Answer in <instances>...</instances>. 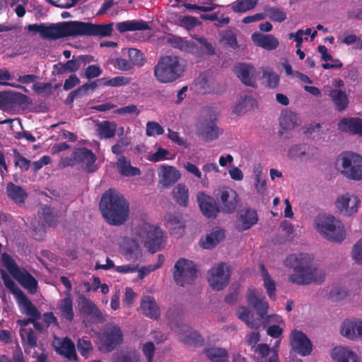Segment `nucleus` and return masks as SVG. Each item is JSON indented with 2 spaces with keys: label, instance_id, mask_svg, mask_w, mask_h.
I'll return each mask as SVG.
<instances>
[{
  "label": "nucleus",
  "instance_id": "f257e3e1",
  "mask_svg": "<svg viewBox=\"0 0 362 362\" xmlns=\"http://www.w3.org/2000/svg\"><path fill=\"white\" fill-rule=\"evenodd\" d=\"M139 242L144 243L149 251L155 252L164 244L163 231L159 227L144 221L136 229L134 237L122 238L119 250L127 260H137L141 257Z\"/></svg>",
  "mask_w": 362,
  "mask_h": 362
},
{
  "label": "nucleus",
  "instance_id": "f03ea898",
  "mask_svg": "<svg viewBox=\"0 0 362 362\" xmlns=\"http://www.w3.org/2000/svg\"><path fill=\"white\" fill-rule=\"evenodd\" d=\"M284 264L293 269V272L288 275V279L293 284L305 286L313 283L321 284L325 279V270L317 266L313 255H290L284 260Z\"/></svg>",
  "mask_w": 362,
  "mask_h": 362
},
{
  "label": "nucleus",
  "instance_id": "7ed1b4c3",
  "mask_svg": "<svg viewBox=\"0 0 362 362\" xmlns=\"http://www.w3.org/2000/svg\"><path fill=\"white\" fill-rule=\"evenodd\" d=\"M113 30V23L93 24L70 21L59 24L45 25L43 38L55 40L69 36H110Z\"/></svg>",
  "mask_w": 362,
  "mask_h": 362
},
{
  "label": "nucleus",
  "instance_id": "20e7f679",
  "mask_svg": "<svg viewBox=\"0 0 362 362\" xmlns=\"http://www.w3.org/2000/svg\"><path fill=\"white\" fill-rule=\"evenodd\" d=\"M100 209L105 220L112 225L122 224L129 214V205L123 196L110 189L102 196Z\"/></svg>",
  "mask_w": 362,
  "mask_h": 362
},
{
  "label": "nucleus",
  "instance_id": "39448f33",
  "mask_svg": "<svg viewBox=\"0 0 362 362\" xmlns=\"http://www.w3.org/2000/svg\"><path fill=\"white\" fill-rule=\"evenodd\" d=\"M314 226L320 235L331 241L340 243L345 239L344 224L333 216L318 215L315 218Z\"/></svg>",
  "mask_w": 362,
  "mask_h": 362
},
{
  "label": "nucleus",
  "instance_id": "423d86ee",
  "mask_svg": "<svg viewBox=\"0 0 362 362\" xmlns=\"http://www.w3.org/2000/svg\"><path fill=\"white\" fill-rule=\"evenodd\" d=\"M184 66L176 56H165L162 57L154 67V76L160 83L173 82L184 73Z\"/></svg>",
  "mask_w": 362,
  "mask_h": 362
},
{
  "label": "nucleus",
  "instance_id": "0eeeda50",
  "mask_svg": "<svg viewBox=\"0 0 362 362\" xmlns=\"http://www.w3.org/2000/svg\"><path fill=\"white\" fill-rule=\"evenodd\" d=\"M336 167L345 177L362 180V156L352 151L343 152L337 158Z\"/></svg>",
  "mask_w": 362,
  "mask_h": 362
},
{
  "label": "nucleus",
  "instance_id": "6e6552de",
  "mask_svg": "<svg viewBox=\"0 0 362 362\" xmlns=\"http://www.w3.org/2000/svg\"><path fill=\"white\" fill-rule=\"evenodd\" d=\"M1 274L4 280V285L14 295L21 311L33 319L39 318L40 314L35 306L18 287L11 278L3 271H1Z\"/></svg>",
  "mask_w": 362,
  "mask_h": 362
},
{
  "label": "nucleus",
  "instance_id": "1a4fd4ad",
  "mask_svg": "<svg viewBox=\"0 0 362 362\" xmlns=\"http://www.w3.org/2000/svg\"><path fill=\"white\" fill-rule=\"evenodd\" d=\"M95 160L96 156L90 150L81 148L74 151L71 158H62L61 163L63 166L80 165L88 172H94L98 168Z\"/></svg>",
  "mask_w": 362,
  "mask_h": 362
},
{
  "label": "nucleus",
  "instance_id": "9d476101",
  "mask_svg": "<svg viewBox=\"0 0 362 362\" xmlns=\"http://www.w3.org/2000/svg\"><path fill=\"white\" fill-rule=\"evenodd\" d=\"M123 341L120 327L115 324L106 326L104 332L100 337L99 349L103 352L111 351Z\"/></svg>",
  "mask_w": 362,
  "mask_h": 362
},
{
  "label": "nucleus",
  "instance_id": "9b49d317",
  "mask_svg": "<svg viewBox=\"0 0 362 362\" xmlns=\"http://www.w3.org/2000/svg\"><path fill=\"white\" fill-rule=\"evenodd\" d=\"M174 279L180 286L190 284L196 277V268L192 261L180 259L174 267Z\"/></svg>",
  "mask_w": 362,
  "mask_h": 362
},
{
  "label": "nucleus",
  "instance_id": "f8f14e48",
  "mask_svg": "<svg viewBox=\"0 0 362 362\" xmlns=\"http://www.w3.org/2000/svg\"><path fill=\"white\" fill-rule=\"evenodd\" d=\"M361 203V199L357 194L347 192L339 195L337 198L335 206L342 215L351 216L358 211Z\"/></svg>",
  "mask_w": 362,
  "mask_h": 362
},
{
  "label": "nucleus",
  "instance_id": "ddd939ff",
  "mask_svg": "<svg viewBox=\"0 0 362 362\" xmlns=\"http://www.w3.org/2000/svg\"><path fill=\"white\" fill-rule=\"evenodd\" d=\"M230 273L229 267L223 263L214 266L209 272L208 281L214 290H222L228 284Z\"/></svg>",
  "mask_w": 362,
  "mask_h": 362
},
{
  "label": "nucleus",
  "instance_id": "4468645a",
  "mask_svg": "<svg viewBox=\"0 0 362 362\" xmlns=\"http://www.w3.org/2000/svg\"><path fill=\"white\" fill-rule=\"evenodd\" d=\"M291 349L302 356L311 354L313 345L308 337L301 331L294 329L290 334Z\"/></svg>",
  "mask_w": 362,
  "mask_h": 362
},
{
  "label": "nucleus",
  "instance_id": "2eb2a0df",
  "mask_svg": "<svg viewBox=\"0 0 362 362\" xmlns=\"http://www.w3.org/2000/svg\"><path fill=\"white\" fill-rule=\"evenodd\" d=\"M339 331L342 337L351 341L362 340V320L358 318L346 319L341 322Z\"/></svg>",
  "mask_w": 362,
  "mask_h": 362
},
{
  "label": "nucleus",
  "instance_id": "dca6fc26",
  "mask_svg": "<svg viewBox=\"0 0 362 362\" xmlns=\"http://www.w3.org/2000/svg\"><path fill=\"white\" fill-rule=\"evenodd\" d=\"M28 97L17 92H0V109L11 111L27 103Z\"/></svg>",
  "mask_w": 362,
  "mask_h": 362
},
{
  "label": "nucleus",
  "instance_id": "f3484780",
  "mask_svg": "<svg viewBox=\"0 0 362 362\" xmlns=\"http://www.w3.org/2000/svg\"><path fill=\"white\" fill-rule=\"evenodd\" d=\"M317 148L313 145L302 144L291 146L288 151V156L300 161H309L318 156Z\"/></svg>",
  "mask_w": 362,
  "mask_h": 362
},
{
  "label": "nucleus",
  "instance_id": "a211bd4d",
  "mask_svg": "<svg viewBox=\"0 0 362 362\" xmlns=\"http://www.w3.org/2000/svg\"><path fill=\"white\" fill-rule=\"evenodd\" d=\"M220 209L224 213L233 212L238 204V196L236 192L230 188H223L220 190L218 194Z\"/></svg>",
  "mask_w": 362,
  "mask_h": 362
},
{
  "label": "nucleus",
  "instance_id": "6ab92c4d",
  "mask_svg": "<svg viewBox=\"0 0 362 362\" xmlns=\"http://www.w3.org/2000/svg\"><path fill=\"white\" fill-rule=\"evenodd\" d=\"M197 199L200 210L204 216L209 218H214L221 211L220 207L218 206L215 199L204 192H199Z\"/></svg>",
  "mask_w": 362,
  "mask_h": 362
},
{
  "label": "nucleus",
  "instance_id": "aec40b11",
  "mask_svg": "<svg viewBox=\"0 0 362 362\" xmlns=\"http://www.w3.org/2000/svg\"><path fill=\"white\" fill-rule=\"evenodd\" d=\"M246 299L249 305L252 306L257 312L259 317L263 320L267 318L269 305L265 298L258 296L256 289L250 288L246 293Z\"/></svg>",
  "mask_w": 362,
  "mask_h": 362
},
{
  "label": "nucleus",
  "instance_id": "412c9836",
  "mask_svg": "<svg viewBox=\"0 0 362 362\" xmlns=\"http://www.w3.org/2000/svg\"><path fill=\"white\" fill-rule=\"evenodd\" d=\"M330 356L334 362H361L360 356L347 346L334 347L332 349Z\"/></svg>",
  "mask_w": 362,
  "mask_h": 362
},
{
  "label": "nucleus",
  "instance_id": "4be33fe9",
  "mask_svg": "<svg viewBox=\"0 0 362 362\" xmlns=\"http://www.w3.org/2000/svg\"><path fill=\"white\" fill-rule=\"evenodd\" d=\"M158 176L159 183L168 187L180 180L181 174L175 167L163 165L158 169Z\"/></svg>",
  "mask_w": 362,
  "mask_h": 362
},
{
  "label": "nucleus",
  "instance_id": "5701e85b",
  "mask_svg": "<svg viewBox=\"0 0 362 362\" xmlns=\"http://www.w3.org/2000/svg\"><path fill=\"white\" fill-rule=\"evenodd\" d=\"M53 346L58 354L64 355L70 360L76 359L75 345L70 339L54 337Z\"/></svg>",
  "mask_w": 362,
  "mask_h": 362
},
{
  "label": "nucleus",
  "instance_id": "b1692460",
  "mask_svg": "<svg viewBox=\"0 0 362 362\" xmlns=\"http://www.w3.org/2000/svg\"><path fill=\"white\" fill-rule=\"evenodd\" d=\"M222 132L214 121H205L198 126L197 134L205 141L209 142L218 139Z\"/></svg>",
  "mask_w": 362,
  "mask_h": 362
},
{
  "label": "nucleus",
  "instance_id": "393cba45",
  "mask_svg": "<svg viewBox=\"0 0 362 362\" xmlns=\"http://www.w3.org/2000/svg\"><path fill=\"white\" fill-rule=\"evenodd\" d=\"M235 73L245 85L255 86L256 83V69L254 66L240 64L235 66Z\"/></svg>",
  "mask_w": 362,
  "mask_h": 362
},
{
  "label": "nucleus",
  "instance_id": "a878e982",
  "mask_svg": "<svg viewBox=\"0 0 362 362\" xmlns=\"http://www.w3.org/2000/svg\"><path fill=\"white\" fill-rule=\"evenodd\" d=\"M172 326L175 332L179 335L180 339L185 344H193L201 341L199 334L192 331L187 325L175 324Z\"/></svg>",
  "mask_w": 362,
  "mask_h": 362
},
{
  "label": "nucleus",
  "instance_id": "bb28decb",
  "mask_svg": "<svg viewBox=\"0 0 362 362\" xmlns=\"http://www.w3.org/2000/svg\"><path fill=\"white\" fill-rule=\"evenodd\" d=\"M258 221L257 211L253 209L242 211L236 221V228L240 230H246L253 226Z\"/></svg>",
  "mask_w": 362,
  "mask_h": 362
},
{
  "label": "nucleus",
  "instance_id": "cd10ccee",
  "mask_svg": "<svg viewBox=\"0 0 362 362\" xmlns=\"http://www.w3.org/2000/svg\"><path fill=\"white\" fill-rule=\"evenodd\" d=\"M341 132L362 136V119L359 117L344 118L338 124Z\"/></svg>",
  "mask_w": 362,
  "mask_h": 362
},
{
  "label": "nucleus",
  "instance_id": "c85d7f7f",
  "mask_svg": "<svg viewBox=\"0 0 362 362\" xmlns=\"http://www.w3.org/2000/svg\"><path fill=\"white\" fill-rule=\"evenodd\" d=\"M252 40L256 45L267 50L275 49L279 45L278 39L272 35L255 33L252 35Z\"/></svg>",
  "mask_w": 362,
  "mask_h": 362
},
{
  "label": "nucleus",
  "instance_id": "c756f323",
  "mask_svg": "<svg viewBox=\"0 0 362 362\" xmlns=\"http://www.w3.org/2000/svg\"><path fill=\"white\" fill-rule=\"evenodd\" d=\"M118 173L124 177H133L140 175L141 172L139 168L131 165V162L124 156H120L116 163Z\"/></svg>",
  "mask_w": 362,
  "mask_h": 362
},
{
  "label": "nucleus",
  "instance_id": "7c9ffc66",
  "mask_svg": "<svg viewBox=\"0 0 362 362\" xmlns=\"http://www.w3.org/2000/svg\"><path fill=\"white\" fill-rule=\"evenodd\" d=\"M164 221L167 226L173 231L174 234L179 236L183 233L184 223L181 215L177 212H169L164 216Z\"/></svg>",
  "mask_w": 362,
  "mask_h": 362
},
{
  "label": "nucleus",
  "instance_id": "2f4dec72",
  "mask_svg": "<svg viewBox=\"0 0 362 362\" xmlns=\"http://www.w3.org/2000/svg\"><path fill=\"white\" fill-rule=\"evenodd\" d=\"M225 238L224 230L215 229L200 240V245L204 249H212Z\"/></svg>",
  "mask_w": 362,
  "mask_h": 362
},
{
  "label": "nucleus",
  "instance_id": "473e14b6",
  "mask_svg": "<svg viewBox=\"0 0 362 362\" xmlns=\"http://www.w3.org/2000/svg\"><path fill=\"white\" fill-rule=\"evenodd\" d=\"M257 354L258 362H278L279 357L276 351L272 352L268 345L264 344H258L253 350Z\"/></svg>",
  "mask_w": 362,
  "mask_h": 362
},
{
  "label": "nucleus",
  "instance_id": "72a5a7b5",
  "mask_svg": "<svg viewBox=\"0 0 362 362\" xmlns=\"http://www.w3.org/2000/svg\"><path fill=\"white\" fill-rule=\"evenodd\" d=\"M13 277L30 293H35L36 292L37 282L35 278L27 272L20 269Z\"/></svg>",
  "mask_w": 362,
  "mask_h": 362
},
{
  "label": "nucleus",
  "instance_id": "f704fd0d",
  "mask_svg": "<svg viewBox=\"0 0 362 362\" xmlns=\"http://www.w3.org/2000/svg\"><path fill=\"white\" fill-rule=\"evenodd\" d=\"M141 310L143 314L150 318L156 319L159 316V310L153 298L144 296L141 301Z\"/></svg>",
  "mask_w": 362,
  "mask_h": 362
},
{
  "label": "nucleus",
  "instance_id": "c9c22d12",
  "mask_svg": "<svg viewBox=\"0 0 362 362\" xmlns=\"http://www.w3.org/2000/svg\"><path fill=\"white\" fill-rule=\"evenodd\" d=\"M116 28L120 33L148 29V23L142 20H132L120 22L116 24Z\"/></svg>",
  "mask_w": 362,
  "mask_h": 362
},
{
  "label": "nucleus",
  "instance_id": "e433bc0d",
  "mask_svg": "<svg viewBox=\"0 0 362 362\" xmlns=\"http://www.w3.org/2000/svg\"><path fill=\"white\" fill-rule=\"evenodd\" d=\"M256 104L255 99L250 95H241L233 106V112L243 114L251 110Z\"/></svg>",
  "mask_w": 362,
  "mask_h": 362
},
{
  "label": "nucleus",
  "instance_id": "4c0bfd02",
  "mask_svg": "<svg viewBox=\"0 0 362 362\" xmlns=\"http://www.w3.org/2000/svg\"><path fill=\"white\" fill-rule=\"evenodd\" d=\"M83 312L90 317L93 322L101 321L103 314L96 305L89 299L84 298L82 301Z\"/></svg>",
  "mask_w": 362,
  "mask_h": 362
},
{
  "label": "nucleus",
  "instance_id": "58836bf2",
  "mask_svg": "<svg viewBox=\"0 0 362 362\" xmlns=\"http://www.w3.org/2000/svg\"><path fill=\"white\" fill-rule=\"evenodd\" d=\"M174 200L182 206H187L189 200V189L184 184L177 185L172 191Z\"/></svg>",
  "mask_w": 362,
  "mask_h": 362
},
{
  "label": "nucleus",
  "instance_id": "ea45409f",
  "mask_svg": "<svg viewBox=\"0 0 362 362\" xmlns=\"http://www.w3.org/2000/svg\"><path fill=\"white\" fill-rule=\"evenodd\" d=\"M298 121V115L288 110H285L281 112L279 123L283 129L291 130L295 128Z\"/></svg>",
  "mask_w": 362,
  "mask_h": 362
},
{
  "label": "nucleus",
  "instance_id": "a19ab883",
  "mask_svg": "<svg viewBox=\"0 0 362 362\" xmlns=\"http://www.w3.org/2000/svg\"><path fill=\"white\" fill-rule=\"evenodd\" d=\"M60 316L68 321H72L74 313L73 310V303L71 296L68 294L64 298L58 305Z\"/></svg>",
  "mask_w": 362,
  "mask_h": 362
},
{
  "label": "nucleus",
  "instance_id": "79ce46f5",
  "mask_svg": "<svg viewBox=\"0 0 362 362\" xmlns=\"http://www.w3.org/2000/svg\"><path fill=\"white\" fill-rule=\"evenodd\" d=\"M261 271V276L264 282V287L267 291V295L272 300L276 298V282L272 279L269 272L266 270L264 265L259 266Z\"/></svg>",
  "mask_w": 362,
  "mask_h": 362
},
{
  "label": "nucleus",
  "instance_id": "37998d69",
  "mask_svg": "<svg viewBox=\"0 0 362 362\" xmlns=\"http://www.w3.org/2000/svg\"><path fill=\"white\" fill-rule=\"evenodd\" d=\"M317 49L321 54L322 59L325 62L322 65L323 69H329L342 66V63L339 59H333L332 55L328 53L327 48L325 46L320 45Z\"/></svg>",
  "mask_w": 362,
  "mask_h": 362
},
{
  "label": "nucleus",
  "instance_id": "c03bdc74",
  "mask_svg": "<svg viewBox=\"0 0 362 362\" xmlns=\"http://www.w3.org/2000/svg\"><path fill=\"white\" fill-rule=\"evenodd\" d=\"M339 111H342L348 105L349 100L346 93L339 89L331 90L329 94Z\"/></svg>",
  "mask_w": 362,
  "mask_h": 362
},
{
  "label": "nucleus",
  "instance_id": "a18cd8bd",
  "mask_svg": "<svg viewBox=\"0 0 362 362\" xmlns=\"http://www.w3.org/2000/svg\"><path fill=\"white\" fill-rule=\"evenodd\" d=\"M258 0H236L228 6L235 13H245L252 10Z\"/></svg>",
  "mask_w": 362,
  "mask_h": 362
},
{
  "label": "nucleus",
  "instance_id": "49530a36",
  "mask_svg": "<svg viewBox=\"0 0 362 362\" xmlns=\"http://www.w3.org/2000/svg\"><path fill=\"white\" fill-rule=\"evenodd\" d=\"M174 23L175 25L182 27L188 31L201 23L196 17L182 15H176Z\"/></svg>",
  "mask_w": 362,
  "mask_h": 362
},
{
  "label": "nucleus",
  "instance_id": "de8ad7c7",
  "mask_svg": "<svg viewBox=\"0 0 362 362\" xmlns=\"http://www.w3.org/2000/svg\"><path fill=\"white\" fill-rule=\"evenodd\" d=\"M97 131L101 138L110 139L115 136L117 125L115 123L103 121L98 124Z\"/></svg>",
  "mask_w": 362,
  "mask_h": 362
},
{
  "label": "nucleus",
  "instance_id": "09e8293b",
  "mask_svg": "<svg viewBox=\"0 0 362 362\" xmlns=\"http://www.w3.org/2000/svg\"><path fill=\"white\" fill-rule=\"evenodd\" d=\"M8 196L16 203H23L26 193L21 187L10 182L6 187Z\"/></svg>",
  "mask_w": 362,
  "mask_h": 362
},
{
  "label": "nucleus",
  "instance_id": "8fccbe9b",
  "mask_svg": "<svg viewBox=\"0 0 362 362\" xmlns=\"http://www.w3.org/2000/svg\"><path fill=\"white\" fill-rule=\"evenodd\" d=\"M255 180V187L259 194H264L267 192V184L265 176L260 167H256L253 170Z\"/></svg>",
  "mask_w": 362,
  "mask_h": 362
},
{
  "label": "nucleus",
  "instance_id": "3c124183",
  "mask_svg": "<svg viewBox=\"0 0 362 362\" xmlns=\"http://www.w3.org/2000/svg\"><path fill=\"white\" fill-rule=\"evenodd\" d=\"M237 315L239 319L245 322L251 328H257L260 326L261 322L252 320L253 315L246 307H240Z\"/></svg>",
  "mask_w": 362,
  "mask_h": 362
},
{
  "label": "nucleus",
  "instance_id": "603ef678",
  "mask_svg": "<svg viewBox=\"0 0 362 362\" xmlns=\"http://www.w3.org/2000/svg\"><path fill=\"white\" fill-rule=\"evenodd\" d=\"M41 218L49 226H54L57 223L58 214L54 213L52 209L47 206H42L39 211Z\"/></svg>",
  "mask_w": 362,
  "mask_h": 362
},
{
  "label": "nucleus",
  "instance_id": "864d4df0",
  "mask_svg": "<svg viewBox=\"0 0 362 362\" xmlns=\"http://www.w3.org/2000/svg\"><path fill=\"white\" fill-rule=\"evenodd\" d=\"M207 356L213 362H225L227 357V351L224 349L213 347L206 351Z\"/></svg>",
  "mask_w": 362,
  "mask_h": 362
},
{
  "label": "nucleus",
  "instance_id": "5fc2aeb1",
  "mask_svg": "<svg viewBox=\"0 0 362 362\" xmlns=\"http://www.w3.org/2000/svg\"><path fill=\"white\" fill-rule=\"evenodd\" d=\"M267 16L272 21L281 23L286 18V13L279 8L269 7L264 10Z\"/></svg>",
  "mask_w": 362,
  "mask_h": 362
},
{
  "label": "nucleus",
  "instance_id": "6e6d98bb",
  "mask_svg": "<svg viewBox=\"0 0 362 362\" xmlns=\"http://www.w3.org/2000/svg\"><path fill=\"white\" fill-rule=\"evenodd\" d=\"M262 74V78L265 80L269 87L276 88L279 85V76L272 69H263Z\"/></svg>",
  "mask_w": 362,
  "mask_h": 362
},
{
  "label": "nucleus",
  "instance_id": "4d7b16f0",
  "mask_svg": "<svg viewBox=\"0 0 362 362\" xmlns=\"http://www.w3.org/2000/svg\"><path fill=\"white\" fill-rule=\"evenodd\" d=\"M20 335L23 343L33 347L36 346L37 338L35 332L31 328H21Z\"/></svg>",
  "mask_w": 362,
  "mask_h": 362
},
{
  "label": "nucleus",
  "instance_id": "13d9d810",
  "mask_svg": "<svg viewBox=\"0 0 362 362\" xmlns=\"http://www.w3.org/2000/svg\"><path fill=\"white\" fill-rule=\"evenodd\" d=\"M100 81L104 86L117 87L129 84L131 80L126 76H116L110 79L101 78Z\"/></svg>",
  "mask_w": 362,
  "mask_h": 362
},
{
  "label": "nucleus",
  "instance_id": "bf43d9fd",
  "mask_svg": "<svg viewBox=\"0 0 362 362\" xmlns=\"http://www.w3.org/2000/svg\"><path fill=\"white\" fill-rule=\"evenodd\" d=\"M164 261V257L162 255L158 256V262L153 265H148L146 267H144L138 270L139 272V278L143 279L146 276L148 275L151 272L154 270L158 269Z\"/></svg>",
  "mask_w": 362,
  "mask_h": 362
},
{
  "label": "nucleus",
  "instance_id": "052dcab7",
  "mask_svg": "<svg viewBox=\"0 0 362 362\" xmlns=\"http://www.w3.org/2000/svg\"><path fill=\"white\" fill-rule=\"evenodd\" d=\"M164 132L163 128L156 122H148L146 123V134L148 136L161 135Z\"/></svg>",
  "mask_w": 362,
  "mask_h": 362
},
{
  "label": "nucleus",
  "instance_id": "680f3d73",
  "mask_svg": "<svg viewBox=\"0 0 362 362\" xmlns=\"http://www.w3.org/2000/svg\"><path fill=\"white\" fill-rule=\"evenodd\" d=\"M1 260L5 267L13 276L20 270L13 259L8 255L6 253L2 254Z\"/></svg>",
  "mask_w": 362,
  "mask_h": 362
},
{
  "label": "nucleus",
  "instance_id": "e2e57ef3",
  "mask_svg": "<svg viewBox=\"0 0 362 362\" xmlns=\"http://www.w3.org/2000/svg\"><path fill=\"white\" fill-rule=\"evenodd\" d=\"M202 170L204 173L202 178V184L203 186H207L208 185V178L207 175L209 174L211 172H214L216 173H220V170L218 167V165L213 163H207L203 165L202 166Z\"/></svg>",
  "mask_w": 362,
  "mask_h": 362
},
{
  "label": "nucleus",
  "instance_id": "0e129e2a",
  "mask_svg": "<svg viewBox=\"0 0 362 362\" xmlns=\"http://www.w3.org/2000/svg\"><path fill=\"white\" fill-rule=\"evenodd\" d=\"M129 56L132 61V64L141 66L144 63L143 54L137 49L132 48L129 49Z\"/></svg>",
  "mask_w": 362,
  "mask_h": 362
},
{
  "label": "nucleus",
  "instance_id": "69168bd1",
  "mask_svg": "<svg viewBox=\"0 0 362 362\" xmlns=\"http://www.w3.org/2000/svg\"><path fill=\"white\" fill-rule=\"evenodd\" d=\"M115 113L124 115H131L134 117L138 116L141 111L135 105H129L117 109L115 111Z\"/></svg>",
  "mask_w": 362,
  "mask_h": 362
},
{
  "label": "nucleus",
  "instance_id": "338daca9",
  "mask_svg": "<svg viewBox=\"0 0 362 362\" xmlns=\"http://www.w3.org/2000/svg\"><path fill=\"white\" fill-rule=\"evenodd\" d=\"M169 154L170 153L168 150L158 148L156 152L148 156V160L154 163L159 162L168 159V156Z\"/></svg>",
  "mask_w": 362,
  "mask_h": 362
},
{
  "label": "nucleus",
  "instance_id": "774afa93",
  "mask_svg": "<svg viewBox=\"0 0 362 362\" xmlns=\"http://www.w3.org/2000/svg\"><path fill=\"white\" fill-rule=\"evenodd\" d=\"M351 257L356 262L362 264V238L354 244Z\"/></svg>",
  "mask_w": 362,
  "mask_h": 362
}]
</instances>
